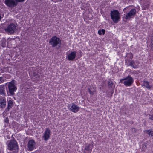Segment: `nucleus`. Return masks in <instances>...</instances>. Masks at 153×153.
I'll use <instances>...</instances> for the list:
<instances>
[{
    "mask_svg": "<svg viewBox=\"0 0 153 153\" xmlns=\"http://www.w3.org/2000/svg\"><path fill=\"white\" fill-rule=\"evenodd\" d=\"M7 149L9 150H15L18 152V146L17 142L14 140H10L7 145Z\"/></svg>",
    "mask_w": 153,
    "mask_h": 153,
    "instance_id": "obj_3",
    "label": "nucleus"
},
{
    "mask_svg": "<svg viewBox=\"0 0 153 153\" xmlns=\"http://www.w3.org/2000/svg\"><path fill=\"white\" fill-rule=\"evenodd\" d=\"M105 32L104 29L100 30L98 31V33L99 35L104 34Z\"/></svg>",
    "mask_w": 153,
    "mask_h": 153,
    "instance_id": "obj_22",
    "label": "nucleus"
},
{
    "mask_svg": "<svg viewBox=\"0 0 153 153\" xmlns=\"http://www.w3.org/2000/svg\"><path fill=\"white\" fill-rule=\"evenodd\" d=\"M69 109L74 113L77 112L79 109V107L74 103H72L69 106Z\"/></svg>",
    "mask_w": 153,
    "mask_h": 153,
    "instance_id": "obj_10",
    "label": "nucleus"
},
{
    "mask_svg": "<svg viewBox=\"0 0 153 153\" xmlns=\"http://www.w3.org/2000/svg\"><path fill=\"white\" fill-rule=\"evenodd\" d=\"M8 86L9 92L11 95H14L15 94L14 92L17 89V88L15 85V81L13 80L9 82L8 84Z\"/></svg>",
    "mask_w": 153,
    "mask_h": 153,
    "instance_id": "obj_4",
    "label": "nucleus"
},
{
    "mask_svg": "<svg viewBox=\"0 0 153 153\" xmlns=\"http://www.w3.org/2000/svg\"><path fill=\"white\" fill-rule=\"evenodd\" d=\"M5 122L6 123H8V120H6L5 121Z\"/></svg>",
    "mask_w": 153,
    "mask_h": 153,
    "instance_id": "obj_29",
    "label": "nucleus"
},
{
    "mask_svg": "<svg viewBox=\"0 0 153 153\" xmlns=\"http://www.w3.org/2000/svg\"><path fill=\"white\" fill-rule=\"evenodd\" d=\"M145 132L149 136H152L153 135V131L150 130H146Z\"/></svg>",
    "mask_w": 153,
    "mask_h": 153,
    "instance_id": "obj_20",
    "label": "nucleus"
},
{
    "mask_svg": "<svg viewBox=\"0 0 153 153\" xmlns=\"http://www.w3.org/2000/svg\"><path fill=\"white\" fill-rule=\"evenodd\" d=\"M76 53L75 51L71 52L67 55L68 59L69 61L73 60L76 57Z\"/></svg>",
    "mask_w": 153,
    "mask_h": 153,
    "instance_id": "obj_11",
    "label": "nucleus"
},
{
    "mask_svg": "<svg viewBox=\"0 0 153 153\" xmlns=\"http://www.w3.org/2000/svg\"><path fill=\"white\" fill-rule=\"evenodd\" d=\"M16 27V26L14 24L11 23L5 29V30L10 34H13L15 31Z\"/></svg>",
    "mask_w": 153,
    "mask_h": 153,
    "instance_id": "obj_6",
    "label": "nucleus"
},
{
    "mask_svg": "<svg viewBox=\"0 0 153 153\" xmlns=\"http://www.w3.org/2000/svg\"><path fill=\"white\" fill-rule=\"evenodd\" d=\"M108 86L109 87H111V88H113L114 87V84L110 80L108 82Z\"/></svg>",
    "mask_w": 153,
    "mask_h": 153,
    "instance_id": "obj_23",
    "label": "nucleus"
},
{
    "mask_svg": "<svg viewBox=\"0 0 153 153\" xmlns=\"http://www.w3.org/2000/svg\"><path fill=\"white\" fill-rule=\"evenodd\" d=\"M129 65L135 68L137 67L138 63L136 62H134L133 61H130Z\"/></svg>",
    "mask_w": 153,
    "mask_h": 153,
    "instance_id": "obj_16",
    "label": "nucleus"
},
{
    "mask_svg": "<svg viewBox=\"0 0 153 153\" xmlns=\"http://www.w3.org/2000/svg\"><path fill=\"white\" fill-rule=\"evenodd\" d=\"M92 147V146L90 144H88L85 146V149L88 151H91Z\"/></svg>",
    "mask_w": 153,
    "mask_h": 153,
    "instance_id": "obj_18",
    "label": "nucleus"
},
{
    "mask_svg": "<svg viewBox=\"0 0 153 153\" xmlns=\"http://www.w3.org/2000/svg\"><path fill=\"white\" fill-rule=\"evenodd\" d=\"M144 86H145L147 88L150 89L151 88V86L149 85V82L148 81H144L143 82Z\"/></svg>",
    "mask_w": 153,
    "mask_h": 153,
    "instance_id": "obj_19",
    "label": "nucleus"
},
{
    "mask_svg": "<svg viewBox=\"0 0 153 153\" xmlns=\"http://www.w3.org/2000/svg\"><path fill=\"white\" fill-rule=\"evenodd\" d=\"M136 13V10L135 9H131L130 11L126 14L125 18L126 19H128L131 18Z\"/></svg>",
    "mask_w": 153,
    "mask_h": 153,
    "instance_id": "obj_9",
    "label": "nucleus"
},
{
    "mask_svg": "<svg viewBox=\"0 0 153 153\" xmlns=\"http://www.w3.org/2000/svg\"><path fill=\"white\" fill-rule=\"evenodd\" d=\"M96 88H95L93 87L92 88L91 87H90L89 89V92L90 94L93 95L95 92Z\"/></svg>",
    "mask_w": 153,
    "mask_h": 153,
    "instance_id": "obj_17",
    "label": "nucleus"
},
{
    "mask_svg": "<svg viewBox=\"0 0 153 153\" xmlns=\"http://www.w3.org/2000/svg\"><path fill=\"white\" fill-rule=\"evenodd\" d=\"M119 14L118 11L116 10H114L111 12V18L114 22L116 23L118 22L120 19Z\"/></svg>",
    "mask_w": 153,
    "mask_h": 153,
    "instance_id": "obj_5",
    "label": "nucleus"
},
{
    "mask_svg": "<svg viewBox=\"0 0 153 153\" xmlns=\"http://www.w3.org/2000/svg\"><path fill=\"white\" fill-rule=\"evenodd\" d=\"M51 131L48 128H47L44 132L42 137L45 141H47L50 137Z\"/></svg>",
    "mask_w": 153,
    "mask_h": 153,
    "instance_id": "obj_12",
    "label": "nucleus"
},
{
    "mask_svg": "<svg viewBox=\"0 0 153 153\" xmlns=\"http://www.w3.org/2000/svg\"><path fill=\"white\" fill-rule=\"evenodd\" d=\"M1 46L3 47H5L6 45V41L5 39H3L1 41Z\"/></svg>",
    "mask_w": 153,
    "mask_h": 153,
    "instance_id": "obj_21",
    "label": "nucleus"
},
{
    "mask_svg": "<svg viewBox=\"0 0 153 153\" xmlns=\"http://www.w3.org/2000/svg\"><path fill=\"white\" fill-rule=\"evenodd\" d=\"M62 0H56V2H61Z\"/></svg>",
    "mask_w": 153,
    "mask_h": 153,
    "instance_id": "obj_28",
    "label": "nucleus"
},
{
    "mask_svg": "<svg viewBox=\"0 0 153 153\" xmlns=\"http://www.w3.org/2000/svg\"><path fill=\"white\" fill-rule=\"evenodd\" d=\"M0 153H1V152H0Z\"/></svg>",
    "mask_w": 153,
    "mask_h": 153,
    "instance_id": "obj_31",
    "label": "nucleus"
},
{
    "mask_svg": "<svg viewBox=\"0 0 153 153\" xmlns=\"http://www.w3.org/2000/svg\"><path fill=\"white\" fill-rule=\"evenodd\" d=\"M149 119L151 120H153V116L152 115H149Z\"/></svg>",
    "mask_w": 153,
    "mask_h": 153,
    "instance_id": "obj_26",
    "label": "nucleus"
},
{
    "mask_svg": "<svg viewBox=\"0 0 153 153\" xmlns=\"http://www.w3.org/2000/svg\"><path fill=\"white\" fill-rule=\"evenodd\" d=\"M15 2L17 3V2H23L25 0H15Z\"/></svg>",
    "mask_w": 153,
    "mask_h": 153,
    "instance_id": "obj_25",
    "label": "nucleus"
},
{
    "mask_svg": "<svg viewBox=\"0 0 153 153\" xmlns=\"http://www.w3.org/2000/svg\"><path fill=\"white\" fill-rule=\"evenodd\" d=\"M150 47L152 50L153 51V36L151 38Z\"/></svg>",
    "mask_w": 153,
    "mask_h": 153,
    "instance_id": "obj_24",
    "label": "nucleus"
},
{
    "mask_svg": "<svg viewBox=\"0 0 153 153\" xmlns=\"http://www.w3.org/2000/svg\"><path fill=\"white\" fill-rule=\"evenodd\" d=\"M8 100V106H7V109L8 111L10 109L13 105V100L12 99L10 98H9L7 99Z\"/></svg>",
    "mask_w": 153,
    "mask_h": 153,
    "instance_id": "obj_14",
    "label": "nucleus"
},
{
    "mask_svg": "<svg viewBox=\"0 0 153 153\" xmlns=\"http://www.w3.org/2000/svg\"><path fill=\"white\" fill-rule=\"evenodd\" d=\"M1 15L0 14V21L1 20Z\"/></svg>",
    "mask_w": 153,
    "mask_h": 153,
    "instance_id": "obj_30",
    "label": "nucleus"
},
{
    "mask_svg": "<svg viewBox=\"0 0 153 153\" xmlns=\"http://www.w3.org/2000/svg\"><path fill=\"white\" fill-rule=\"evenodd\" d=\"M4 82V80L2 79L1 77H0V83H2Z\"/></svg>",
    "mask_w": 153,
    "mask_h": 153,
    "instance_id": "obj_27",
    "label": "nucleus"
},
{
    "mask_svg": "<svg viewBox=\"0 0 153 153\" xmlns=\"http://www.w3.org/2000/svg\"><path fill=\"white\" fill-rule=\"evenodd\" d=\"M0 94L3 96H5L6 95L5 88L4 85H0Z\"/></svg>",
    "mask_w": 153,
    "mask_h": 153,
    "instance_id": "obj_15",
    "label": "nucleus"
},
{
    "mask_svg": "<svg viewBox=\"0 0 153 153\" xmlns=\"http://www.w3.org/2000/svg\"><path fill=\"white\" fill-rule=\"evenodd\" d=\"M6 101L5 98L4 97L0 98V107L1 108H4L6 105Z\"/></svg>",
    "mask_w": 153,
    "mask_h": 153,
    "instance_id": "obj_13",
    "label": "nucleus"
},
{
    "mask_svg": "<svg viewBox=\"0 0 153 153\" xmlns=\"http://www.w3.org/2000/svg\"><path fill=\"white\" fill-rule=\"evenodd\" d=\"M134 82L133 78L129 75L127 77L120 80V82L127 87L130 86Z\"/></svg>",
    "mask_w": 153,
    "mask_h": 153,
    "instance_id": "obj_1",
    "label": "nucleus"
},
{
    "mask_svg": "<svg viewBox=\"0 0 153 153\" xmlns=\"http://www.w3.org/2000/svg\"><path fill=\"white\" fill-rule=\"evenodd\" d=\"M49 42L53 47L57 46L60 47L61 45V40L56 36H53L50 39Z\"/></svg>",
    "mask_w": 153,
    "mask_h": 153,
    "instance_id": "obj_2",
    "label": "nucleus"
},
{
    "mask_svg": "<svg viewBox=\"0 0 153 153\" xmlns=\"http://www.w3.org/2000/svg\"><path fill=\"white\" fill-rule=\"evenodd\" d=\"M36 143L33 140H29L27 144L28 150L30 151H32L36 149Z\"/></svg>",
    "mask_w": 153,
    "mask_h": 153,
    "instance_id": "obj_7",
    "label": "nucleus"
},
{
    "mask_svg": "<svg viewBox=\"0 0 153 153\" xmlns=\"http://www.w3.org/2000/svg\"><path fill=\"white\" fill-rule=\"evenodd\" d=\"M4 3L7 6L10 7H14L17 4V3L14 0H6Z\"/></svg>",
    "mask_w": 153,
    "mask_h": 153,
    "instance_id": "obj_8",
    "label": "nucleus"
}]
</instances>
